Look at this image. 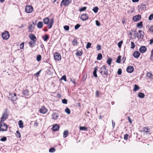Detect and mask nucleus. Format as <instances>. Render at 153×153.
<instances>
[{
    "label": "nucleus",
    "instance_id": "50",
    "mask_svg": "<svg viewBox=\"0 0 153 153\" xmlns=\"http://www.w3.org/2000/svg\"><path fill=\"white\" fill-rule=\"evenodd\" d=\"M128 137V134H126L124 137V139L125 140H127Z\"/></svg>",
    "mask_w": 153,
    "mask_h": 153
},
{
    "label": "nucleus",
    "instance_id": "47",
    "mask_svg": "<svg viewBox=\"0 0 153 153\" xmlns=\"http://www.w3.org/2000/svg\"><path fill=\"white\" fill-rule=\"evenodd\" d=\"M16 133H17L16 136L20 138L21 137V134L20 132L18 131H16Z\"/></svg>",
    "mask_w": 153,
    "mask_h": 153
},
{
    "label": "nucleus",
    "instance_id": "14",
    "mask_svg": "<svg viewBox=\"0 0 153 153\" xmlns=\"http://www.w3.org/2000/svg\"><path fill=\"white\" fill-rule=\"evenodd\" d=\"M54 22V19L52 18L51 19L49 22L48 24V27L49 29L51 28L53 26Z\"/></svg>",
    "mask_w": 153,
    "mask_h": 153
},
{
    "label": "nucleus",
    "instance_id": "20",
    "mask_svg": "<svg viewBox=\"0 0 153 153\" xmlns=\"http://www.w3.org/2000/svg\"><path fill=\"white\" fill-rule=\"evenodd\" d=\"M143 131L146 134H150L149 129L147 127H146L143 128Z\"/></svg>",
    "mask_w": 153,
    "mask_h": 153
},
{
    "label": "nucleus",
    "instance_id": "46",
    "mask_svg": "<svg viewBox=\"0 0 153 153\" xmlns=\"http://www.w3.org/2000/svg\"><path fill=\"white\" fill-rule=\"evenodd\" d=\"M41 59V56L40 55H38L36 57V59L38 61H40Z\"/></svg>",
    "mask_w": 153,
    "mask_h": 153
},
{
    "label": "nucleus",
    "instance_id": "28",
    "mask_svg": "<svg viewBox=\"0 0 153 153\" xmlns=\"http://www.w3.org/2000/svg\"><path fill=\"white\" fill-rule=\"evenodd\" d=\"M43 26V24L42 22H39L37 25V27L39 28H41Z\"/></svg>",
    "mask_w": 153,
    "mask_h": 153
},
{
    "label": "nucleus",
    "instance_id": "1",
    "mask_svg": "<svg viewBox=\"0 0 153 153\" xmlns=\"http://www.w3.org/2000/svg\"><path fill=\"white\" fill-rule=\"evenodd\" d=\"M100 72L101 74H104L107 76L108 74V70L106 69V67L105 65L101 67L100 70Z\"/></svg>",
    "mask_w": 153,
    "mask_h": 153
},
{
    "label": "nucleus",
    "instance_id": "55",
    "mask_svg": "<svg viewBox=\"0 0 153 153\" xmlns=\"http://www.w3.org/2000/svg\"><path fill=\"white\" fill-rule=\"evenodd\" d=\"M62 102L64 104H66L67 103V100L66 99H65L62 100Z\"/></svg>",
    "mask_w": 153,
    "mask_h": 153
},
{
    "label": "nucleus",
    "instance_id": "53",
    "mask_svg": "<svg viewBox=\"0 0 153 153\" xmlns=\"http://www.w3.org/2000/svg\"><path fill=\"white\" fill-rule=\"evenodd\" d=\"M61 79L64 80L65 81H66V76L64 75L62 76V77Z\"/></svg>",
    "mask_w": 153,
    "mask_h": 153
},
{
    "label": "nucleus",
    "instance_id": "25",
    "mask_svg": "<svg viewBox=\"0 0 153 153\" xmlns=\"http://www.w3.org/2000/svg\"><path fill=\"white\" fill-rule=\"evenodd\" d=\"M44 23L45 24H48L49 22V19L48 17H46L43 19Z\"/></svg>",
    "mask_w": 153,
    "mask_h": 153
},
{
    "label": "nucleus",
    "instance_id": "33",
    "mask_svg": "<svg viewBox=\"0 0 153 153\" xmlns=\"http://www.w3.org/2000/svg\"><path fill=\"white\" fill-rule=\"evenodd\" d=\"M102 58V55L101 53H100L98 54L97 59L98 60H100Z\"/></svg>",
    "mask_w": 153,
    "mask_h": 153
},
{
    "label": "nucleus",
    "instance_id": "3",
    "mask_svg": "<svg viewBox=\"0 0 153 153\" xmlns=\"http://www.w3.org/2000/svg\"><path fill=\"white\" fill-rule=\"evenodd\" d=\"M0 131H5L7 130V125L4 123H0Z\"/></svg>",
    "mask_w": 153,
    "mask_h": 153
},
{
    "label": "nucleus",
    "instance_id": "7",
    "mask_svg": "<svg viewBox=\"0 0 153 153\" xmlns=\"http://www.w3.org/2000/svg\"><path fill=\"white\" fill-rule=\"evenodd\" d=\"M8 116V115L7 113H5L3 114L2 117L1 118V120L0 121V123H2L7 118Z\"/></svg>",
    "mask_w": 153,
    "mask_h": 153
},
{
    "label": "nucleus",
    "instance_id": "22",
    "mask_svg": "<svg viewBox=\"0 0 153 153\" xmlns=\"http://www.w3.org/2000/svg\"><path fill=\"white\" fill-rule=\"evenodd\" d=\"M71 1V0H64V5L65 6H67Z\"/></svg>",
    "mask_w": 153,
    "mask_h": 153
},
{
    "label": "nucleus",
    "instance_id": "29",
    "mask_svg": "<svg viewBox=\"0 0 153 153\" xmlns=\"http://www.w3.org/2000/svg\"><path fill=\"white\" fill-rule=\"evenodd\" d=\"M137 26L139 28H141L143 27V22H140L137 24Z\"/></svg>",
    "mask_w": 153,
    "mask_h": 153
},
{
    "label": "nucleus",
    "instance_id": "11",
    "mask_svg": "<svg viewBox=\"0 0 153 153\" xmlns=\"http://www.w3.org/2000/svg\"><path fill=\"white\" fill-rule=\"evenodd\" d=\"M40 113L42 114H45L48 111L47 109L44 106H42L39 110Z\"/></svg>",
    "mask_w": 153,
    "mask_h": 153
},
{
    "label": "nucleus",
    "instance_id": "40",
    "mask_svg": "<svg viewBox=\"0 0 153 153\" xmlns=\"http://www.w3.org/2000/svg\"><path fill=\"white\" fill-rule=\"evenodd\" d=\"M121 56H119L116 60V62L118 63H120L121 61Z\"/></svg>",
    "mask_w": 153,
    "mask_h": 153
},
{
    "label": "nucleus",
    "instance_id": "4",
    "mask_svg": "<svg viewBox=\"0 0 153 153\" xmlns=\"http://www.w3.org/2000/svg\"><path fill=\"white\" fill-rule=\"evenodd\" d=\"M2 36L4 39L7 40L9 38L10 34L8 31H5L2 34Z\"/></svg>",
    "mask_w": 153,
    "mask_h": 153
},
{
    "label": "nucleus",
    "instance_id": "17",
    "mask_svg": "<svg viewBox=\"0 0 153 153\" xmlns=\"http://www.w3.org/2000/svg\"><path fill=\"white\" fill-rule=\"evenodd\" d=\"M22 94L25 97H27L29 96V91L26 89H24L22 91Z\"/></svg>",
    "mask_w": 153,
    "mask_h": 153
},
{
    "label": "nucleus",
    "instance_id": "16",
    "mask_svg": "<svg viewBox=\"0 0 153 153\" xmlns=\"http://www.w3.org/2000/svg\"><path fill=\"white\" fill-rule=\"evenodd\" d=\"M29 37L32 41L34 42H36V38L34 35L32 34H30L29 35Z\"/></svg>",
    "mask_w": 153,
    "mask_h": 153
},
{
    "label": "nucleus",
    "instance_id": "23",
    "mask_svg": "<svg viewBox=\"0 0 153 153\" xmlns=\"http://www.w3.org/2000/svg\"><path fill=\"white\" fill-rule=\"evenodd\" d=\"M18 123H19V127L20 128H23L24 123L22 120H19V121L18 122Z\"/></svg>",
    "mask_w": 153,
    "mask_h": 153
},
{
    "label": "nucleus",
    "instance_id": "52",
    "mask_svg": "<svg viewBox=\"0 0 153 153\" xmlns=\"http://www.w3.org/2000/svg\"><path fill=\"white\" fill-rule=\"evenodd\" d=\"M7 138L6 137H4L1 139L0 140L2 141H5L7 140Z\"/></svg>",
    "mask_w": 153,
    "mask_h": 153
},
{
    "label": "nucleus",
    "instance_id": "63",
    "mask_svg": "<svg viewBox=\"0 0 153 153\" xmlns=\"http://www.w3.org/2000/svg\"><path fill=\"white\" fill-rule=\"evenodd\" d=\"M70 81L72 82L73 83H74V84H76V83L75 82V80L73 78H70Z\"/></svg>",
    "mask_w": 153,
    "mask_h": 153
},
{
    "label": "nucleus",
    "instance_id": "61",
    "mask_svg": "<svg viewBox=\"0 0 153 153\" xmlns=\"http://www.w3.org/2000/svg\"><path fill=\"white\" fill-rule=\"evenodd\" d=\"M149 31L152 32H153V25L150 27L149 29Z\"/></svg>",
    "mask_w": 153,
    "mask_h": 153
},
{
    "label": "nucleus",
    "instance_id": "18",
    "mask_svg": "<svg viewBox=\"0 0 153 153\" xmlns=\"http://www.w3.org/2000/svg\"><path fill=\"white\" fill-rule=\"evenodd\" d=\"M140 55V53L138 51H135L133 53V56L135 58H138Z\"/></svg>",
    "mask_w": 153,
    "mask_h": 153
},
{
    "label": "nucleus",
    "instance_id": "58",
    "mask_svg": "<svg viewBox=\"0 0 153 153\" xmlns=\"http://www.w3.org/2000/svg\"><path fill=\"white\" fill-rule=\"evenodd\" d=\"M95 22H96V25L97 26H100V22L98 20H96L95 21Z\"/></svg>",
    "mask_w": 153,
    "mask_h": 153
},
{
    "label": "nucleus",
    "instance_id": "32",
    "mask_svg": "<svg viewBox=\"0 0 153 153\" xmlns=\"http://www.w3.org/2000/svg\"><path fill=\"white\" fill-rule=\"evenodd\" d=\"M42 38L44 41H47L49 39V36L47 35H45L44 36L42 37Z\"/></svg>",
    "mask_w": 153,
    "mask_h": 153
},
{
    "label": "nucleus",
    "instance_id": "42",
    "mask_svg": "<svg viewBox=\"0 0 153 153\" xmlns=\"http://www.w3.org/2000/svg\"><path fill=\"white\" fill-rule=\"evenodd\" d=\"M64 28L65 30L68 31L69 30V27L68 25H65L64 26Z\"/></svg>",
    "mask_w": 153,
    "mask_h": 153
},
{
    "label": "nucleus",
    "instance_id": "38",
    "mask_svg": "<svg viewBox=\"0 0 153 153\" xmlns=\"http://www.w3.org/2000/svg\"><path fill=\"white\" fill-rule=\"evenodd\" d=\"M98 10V8L97 7H94L93 9V10L95 13L97 12Z\"/></svg>",
    "mask_w": 153,
    "mask_h": 153
},
{
    "label": "nucleus",
    "instance_id": "5",
    "mask_svg": "<svg viewBox=\"0 0 153 153\" xmlns=\"http://www.w3.org/2000/svg\"><path fill=\"white\" fill-rule=\"evenodd\" d=\"M10 99V100L12 101H15L17 99V97L16 94L13 93H11L9 95V97Z\"/></svg>",
    "mask_w": 153,
    "mask_h": 153
},
{
    "label": "nucleus",
    "instance_id": "2",
    "mask_svg": "<svg viewBox=\"0 0 153 153\" xmlns=\"http://www.w3.org/2000/svg\"><path fill=\"white\" fill-rule=\"evenodd\" d=\"M138 33L135 32L134 33V36L135 37H137L138 39H142L144 36V33L143 32H142L141 30H138Z\"/></svg>",
    "mask_w": 153,
    "mask_h": 153
},
{
    "label": "nucleus",
    "instance_id": "8",
    "mask_svg": "<svg viewBox=\"0 0 153 153\" xmlns=\"http://www.w3.org/2000/svg\"><path fill=\"white\" fill-rule=\"evenodd\" d=\"M54 57L56 60L59 61L61 58V56L60 54L58 53H55L54 54Z\"/></svg>",
    "mask_w": 153,
    "mask_h": 153
},
{
    "label": "nucleus",
    "instance_id": "13",
    "mask_svg": "<svg viewBox=\"0 0 153 153\" xmlns=\"http://www.w3.org/2000/svg\"><path fill=\"white\" fill-rule=\"evenodd\" d=\"M134 70V68L133 66H128L126 69L127 71L129 73H132Z\"/></svg>",
    "mask_w": 153,
    "mask_h": 153
},
{
    "label": "nucleus",
    "instance_id": "30",
    "mask_svg": "<svg viewBox=\"0 0 153 153\" xmlns=\"http://www.w3.org/2000/svg\"><path fill=\"white\" fill-rule=\"evenodd\" d=\"M68 131L67 130L63 132V137L64 138L66 137L68 135Z\"/></svg>",
    "mask_w": 153,
    "mask_h": 153
},
{
    "label": "nucleus",
    "instance_id": "27",
    "mask_svg": "<svg viewBox=\"0 0 153 153\" xmlns=\"http://www.w3.org/2000/svg\"><path fill=\"white\" fill-rule=\"evenodd\" d=\"M145 94L144 93L141 92L139 93L138 94V96L140 98H143L145 97Z\"/></svg>",
    "mask_w": 153,
    "mask_h": 153
},
{
    "label": "nucleus",
    "instance_id": "34",
    "mask_svg": "<svg viewBox=\"0 0 153 153\" xmlns=\"http://www.w3.org/2000/svg\"><path fill=\"white\" fill-rule=\"evenodd\" d=\"M72 44L74 45H77L78 43L77 40L76 39H74L72 41Z\"/></svg>",
    "mask_w": 153,
    "mask_h": 153
},
{
    "label": "nucleus",
    "instance_id": "56",
    "mask_svg": "<svg viewBox=\"0 0 153 153\" xmlns=\"http://www.w3.org/2000/svg\"><path fill=\"white\" fill-rule=\"evenodd\" d=\"M86 7H82L79 10V11H83L86 10Z\"/></svg>",
    "mask_w": 153,
    "mask_h": 153
},
{
    "label": "nucleus",
    "instance_id": "19",
    "mask_svg": "<svg viewBox=\"0 0 153 153\" xmlns=\"http://www.w3.org/2000/svg\"><path fill=\"white\" fill-rule=\"evenodd\" d=\"M59 128V126L57 124L54 125L52 127V129L53 131H56L58 130Z\"/></svg>",
    "mask_w": 153,
    "mask_h": 153
},
{
    "label": "nucleus",
    "instance_id": "26",
    "mask_svg": "<svg viewBox=\"0 0 153 153\" xmlns=\"http://www.w3.org/2000/svg\"><path fill=\"white\" fill-rule=\"evenodd\" d=\"M140 89V87L137 85H134L133 91H136Z\"/></svg>",
    "mask_w": 153,
    "mask_h": 153
},
{
    "label": "nucleus",
    "instance_id": "21",
    "mask_svg": "<svg viewBox=\"0 0 153 153\" xmlns=\"http://www.w3.org/2000/svg\"><path fill=\"white\" fill-rule=\"evenodd\" d=\"M52 117L53 119L56 120L59 117V115L56 113H54L52 114Z\"/></svg>",
    "mask_w": 153,
    "mask_h": 153
},
{
    "label": "nucleus",
    "instance_id": "10",
    "mask_svg": "<svg viewBox=\"0 0 153 153\" xmlns=\"http://www.w3.org/2000/svg\"><path fill=\"white\" fill-rule=\"evenodd\" d=\"M88 18V15L86 14H82L80 17L82 21H85L87 20Z\"/></svg>",
    "mask_w": 153,
    "mask_h": 153
},
{
    "label": "nucleus",
    "instance_id": "6",
    "mask_svg": "<svg viewBox=\"0 0 153 153\" xmlns=\"http://www.w3.org/2000/svg\"><path fill=\"white\" fill-rule=\"evenodd\" d=\"M25 10L26 13H30L32 12L33 10V9L32 6L28 5L26 6Z\"/></svg>",
    "mask_w": 153,
    "mask_h": 153
},
{
    "label": "nucleus",
    "instance_id": "51",
    "mask_svg": "<svg viewBox=\"0 0 153 153\" xmlns=\"http://www.w3.org/2000/svg\"><path fill=\"white\" fill-rule=\"evenodd\" d=\"M80 25L79 24H77L75 26V29L77 30V29L80 27Z\"/></svg>",
    "mask_w": 153,
    "mask_h": 153
},
{
    "label": "nucleus",
    "instance_id": "24",
    "mask_svg": "<svg viewBox=\"0 0 153 153\" xmlns=\"http://www.w3.org/2000/svg\"><path fill=\"white\" fill-rule=\"evenodd\" d=\"M97 68L98 67L97 66H96L94 68V70L93 73V74L94 76L95 77H97Z\"/></svg>",
    "mask_w": 153,
    "mask_h": 153
},
{
    "label": "nucleus",
    "instance_id": "54",
    "mask_svg": "<svg viewBox=\"0 0 153 153\" xmlns=\"http://www.w3.org/2000/svg\"><path fill=\"white\" fill-rule=\"evenodd\" d=\"M87 75H84L82 79V81L83 82H84L86 80V78H87Z\"/></svg>",
    "mask_w": 153,
    "mask_h": 153
},
{
    "label": "nucleus",
    "instance_id": "59",
    "mask_svg": "<svg viewBox=\"0 0 153 153\" xmlns=\"http://www.w3.org/2000/svg\"><path fill=\"white\" fill-rule=\"evenodd\" d=\"M101 46L100 45H98L97 46V51H99L101 49Z\"/></svg>",
    "mask_w": 153,
    "mask_h": 153
},
{
    "label": "nucleus",
    "instance_id": "15",
    "mask_svg": "<svg viewBox=\"0 0 153 153\" xmlns=\"http://www.w3.org/2000/svg\"><path fill=\"white\" fill-rule=\"evenodd\" d=\"M33 25H30L28 27V28L29 29L28 30V31L29 32H31L33 31V30L34 28V23L33 22Z\"/></svg>",
    "mask_w": 153,
    "mask_h": 153
},
{
    "label": "nucleus",
    "instance_id": "60",
    "mask_svg": "<svg viewBox=\"0 0 153 153\" xmlns=\"http://www.w3.org/2000/svg\"><path fill=\"white\" fill-rule=\"evenodd\" d=\"M24 43L23 42L20 45V47L21 49H23L24 47Z\"/></svg>",
    "mask_w": 153,
    "mask_h": 153
},
{
    "label": "nucleus",
    "instance_id": "48",
    "mask_svg": "<svg viewBox=\"0 0 153 153\" xmlns=\"http://www.w3.org/2000/svg\"><path fill=\"white\" fill-rule=\"evenodd\" d=\"M91 45V43L88 42L86 45V48L87 49H88L89 48Z\"/></svg>",
    "mask_w": 153,
    "mask_h": 153
},
{
    "label": "nucleus",
    "instance_id": "41",
    "mask_svg": "<svg viewBox=\"0 0 153 153\" xmlns=\"http://www.w3.org/2000/svg\"><path fill=\"white\" fill-rule=\"evenodd\" d=\"M146 76L149 78H150L152 76V73L150 72H148L147 73Z\"/></svg>",
    "mask_w": 153,
    "mask_h": 153
},
{
    "label": "nucleus",
    "instance_id": "35",
    "mask_svg": "<svg viewBox=\"0 0 153 153\" xmlns=\"http://www.w3.org/2000/svg\"><path fill=\"white\" fill-rule=\"evenodd\" d=\"M35 42H34L32 41H30L29 42V44L30 45V47L31 48L33 47L34 46V45H33V44H34Z\"/></svg>",
    "mask_w": 153,
    "mask_h": 153
},
{
    "label": "nucleus",
    "instance_id": "64",
    "mask_svg": "<svg viewBox=\"0 0 153 153\" xmlns=\"http://www.w3.org/2000/svg\"><path fill=\"white\" fill-rule=\"evenodd\" d=\"M128 118L129 122L131 124L132 122V121L131 120L130 118L129 117H128Z\"/></svg>",
    "mask_w": 153,
    "mask_h": 153
},
{
    "label": "nucleus",
    "instance_id": "31",
    "mask_svg": "<svg viewBox=\"0 0 153 153\" xmlns=\"http://www.w3.org/2000/svg\"><path fill=\"white\" fill-rule=\"evenodd\" d=\"M112 61V60L111 58H109L107 60V63L109 65H110L111 64Z\"/></svg>",
    "mask_w": 153,
    "mask_h": 153
},
{
    "label": "nucleus",
    "instance_id": "39",
    "mask_svg": "<svg viewBox=\"0 0 153 153\" xmlns=\"http://www.w3.org/2000/svg\"><path fill=\"white\" fill-rule=\"evenodd\" d=\"M65 112L68 114H70L71 113V111L68 108H66L65 110Z\"/></svg>",
    "mask_w": 153,
    "mask_h": 153
},
{
    "label": "nucleus",
    "instance_id": "37",
    "mask_svg": "<svg viewBox=\"0 0 153 153\" xmlns=\"http://www.w3.org/2000/svg\"><path fill=\"white\" fill-rule=\"evenodd\" d=\"M87 128L84 126H81L79 127V129L82 131H87Z\"/></svg>",
    "mask_w": 153,
    "mask_h": 153
},
{
    "label": "nucleus",
    "instance_id": "9",
    "mask_svg": "<svg viewBox=\"0 0 153 153\" xmlns=\"http://www.w3.org/2000/svg\"><path fill=\"white\" fill-rule=\"evenodd\" d=\"M141 16L140 15H138L134 16L132 18L134 21L137 22L141 19Z\"/></svg>",
    "mask_w": 153,
    "mask_h": 153
},
{
    "label": "nucleus",
    "instance_id": "43",
    "mask_svg": "<svg viewBox=\"0 0 153 153\" xmlns=\"http://www.w3.org/2000/svg\"><path fill=\"white\" fill-rule=\"evenodd\" d=\"M135 47V45L133 42H131V49H134Z\"/></svg>",
    "mask_w": 153,
    "mask_h": 153
},
{
    "label": "nucleus",
    "instance_id": "12",
    "mask_svg": "<svg viewBox=\"0 0 153 153\" xmlns=\"http://www.w3.org/2000/svg\"><path fill=\"white\" fill-rule=\"evenodd\" d=\"M147 48L145 46H142L139 48V51L141 53H143L146 51Z\"/></svg>",
    "mask_w": 153,
    "mask_h": 153
},
{
    "label": "nucleus",
    "instance_id": "36",
    "mask_svg": "<svg viewBox=\"0 0 153 153\" xmlns=\"http://www.w3.org/2000/svg\"><path fill=\"white\" fill-rule=\"evenodd\" d=\"M82 54V51H77L76 52V55L77 56H81Z\"/></svg>",
    "mask_w": 153,
    "mask_h": 153
},
{
    "label": "nucleus",
    "instance_id": "57",
    "mask_svg": "<svg viewBox=\"0 0 153 153\" xmlns=\"http://www.w3.org/2000/svg\"><path fill=\"white\" fill-rule=\"evenodd\" d=\"M122 73V70L120 68L118 70V71H117V74L118 75H121Z\"/></svg>",
    "mask_w": 153,
    "mask_h": 153
},
{
    "label": "nucleus",
    "instance_id": "62",
    "mask_svg": "<svg viewBox=\"0 0 153 153\" xmlns=\"http://www.w3.org/2000/svg\"><path fill=\"white\" fill-rule=\"evenodd\" d=\"M153 57V48L151 51V53L150 56V59H152Z\"/></svg>",
    "mask_w": 153,
    "mask_h": 153
},
{
    "label": "nucleus",
    "instance_id": "44",
    "mask_svg": "<svg viewBox=\"0 0 153 153\" xmlns=\"http://www.w3.org/2000/svg\"><path fill=\"white\" fill-rule=\"evenodd\" d=\"M55 151V149L54 148H50L49 150V152H53Z\"/></svg>",
    "mask_w": 153,
    "mask_h": 153
},
{
    "label": "nucleus",
    "instance_id": "49",
    "mask_svg": "<svg viewBox=\"0 0 153 153\" xmlns=\"http://www.w3.org/2000/svg\"><path fill=\"white\" fill-rule=\"evenodd\" d=\"M153 19V14H151L149 16L148 19L149 20L151 21Z\"/></svg>",
    "mask_w": 153,
    "mask_h": 153
},
{
    "label": "nucleus",
    "instance_id": "45",
    "mask_svg": "<svg viewBox=\"0 0 153 153\" xmlns=\"http://www.w3.org/2000/svg\"><path fill=\"white\" fill-rule=\"evenodd\" d=\"M123 43V41H121L119 42L118 43V47L119 48H120L121 47V45Z\"/></svg>",
    "mask_w": 153,
    "mask_h": 153
}]
</instances>
